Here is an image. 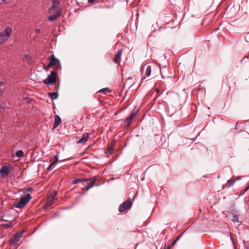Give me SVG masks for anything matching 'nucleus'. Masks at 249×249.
Returning <instances> with one entry per match:
<instances>
[{
    "label": "nucleus",
    "mask_w": 249,
    "mask_h": 249,
    "mask_svg": "<svg viewBox=\"0 0 249 249\" xmlns=\"http://www.w3.org/2000/svg\"><path fill=\"white\" fill-rule=\"evenodd\" d=\"M239 7L238 6H229L226 9L225 15L228 18H233L236 17L239 11Z\"/></svg>",
    "instance_id": "nucleus-1"
},
{
    "label": "nucleus",
    "mask_w": 249,
    "mask_h": 249,
    "mask_svg": "<svg viewBox=\"0 0 249 249\" xmlns=\"http://www.w3.org/2000/svg\"><path fill=\"white\" fill-rule=\"evenodd\" d=\"M32 198L31 195L27 193L24 196L21 197L20 200L15 203L13 207L17 208L22 209L24 208Z\"/></svg>",
    "instance_id": "nucleus-2"
},
{
    "label": "nucleus",
    "mask_w": 249,
    "mask_h": 249,
    "mask_svg": "<svg viewBox=\"0 0 249 249\" xmlns=\"http://www.w3.org/2000/svg\"><path fill=\"white\" fill-rule=\"evenodd\" d=\"M57 77V72L56 71H52L51 72L50 74L48 75V77L43 82L44 84L48 86L52 85L56 83Z\"/></svg>",
    "instance_id": "nucleus-3"
},
{
    "label": "nucleus",
    "mask_w": 249,
    "mask_h": 249,
    "mask_svg": "<svg viewBox=\"0 0 249 249\" xmlns=\"http://www.w3.org/2000/svg\"><path fill=\"white\" fill-rule=\"evenodd\" d=\"M12 30L10 27H7L4 30V34L0 33V44L4 43L11 36Z\"/></svg>",
    "instance_id": "nucleus-4"
},
{
    "label": "nucleus",
    "mask_w": 249,
    "mask_h": 249,
    "mask_svg": "<svg viewBox=\"0 0 249 249\" xmlns=\"http://www.w3.org/2000/svg\"><path fill=\"white\" fill-rule=\"evenodd\" d=\"M132 205V202L129 199H127L122 203L119 208V212L121 213L127 212Z\"/></svg>",
    "instance_id": "nucleus-5"
},
{
    "label": "nucleus",
    "mask_w": 249,
    "mask_h": 249,
    "mask_svg": "<svg viewBox=\"0 0 249 249\" xmlns=\"http://www.w3.org/2000/svg\"><path fill=\"white\" fill-rule=\"evenodd\" d=\"M24 231H18L15 234L13 237L9 240V244L11 246H15L19 241L22 237Z\"/></svg>",
    "instance_id": "nucleus-6"
},
{
    "label": "nucleus",
    "mask_w": 249,
    "mask_h": 249,
    "mask_svg": "<svg viewBox=\"0 0 249 249\" xmlns=\"http://www.w3.org/2000/svg\"><path fill=\"white\" fill-rule=\"evenodd\" d=\"M49 60L53 66H55L56 67V70H58V69L61 68V64H60V60L58 59L55 58V57L53 54H51L49 56Z\"/></svg>",
    "instance_id": "nucleus-7"
},
{
    "label": "nucleus",
    "mask_w": 249,
    "mask_h": 249,
    "mask_svg": "<svg viewBox=\"0 0 249 249\" xmlns=\"http://www.w3.org/2000/svg\"><path fill=\"white\" fill-rule=\"evenodd\" d=\"M141 70L142 74L144 73L145 76L148 77L150 75L151 73V66L147 64H145L141 68Z\"/></svg>",
    "instance_id": "nucleus-8"
},
{
    "label": "nucleus",
    "mask_w": 249,
    "mask_h": 249,
    "mask_svg": "<svg viewBox=\"0 0 249 249\" xmlns=\"http://www.w3.org/2000/svg\"><path fill=\"white\" fill-rule=\"evenodd\" d=\"M122 52L123 49H119L118 50L117 53L115 54V57L113 60L114 63L117 64L118 65L120 64Z\"/></svg>",
    "instance_id": "nucleus-9"
},
{
    "label": "nucleus",
    "mask_w": 249,
    "mask_h": 249,
    "mask_svg": "<svg viewBox=\"0 0 249 249\" xmlns=\"http://www.w3.org/2000/svg\"><path fill=\"white\" fill-rule=\"evenodd\" d=\"M10 172L9 167L8 166H2L0 170V173L2 177L6 178L8 176Z\"/></svg>",
    "instance_id": "nucleus-10"
},
{
    "label": "nucleus",
    "mask_w": 249,
    "mask_h": 249,
    "mask_svg": "<svg viewBox=\"0 0 249 249\" xmlns=\"http://www.w3.org/2000/svg\"><path fill=\"white\" fill-rule=\"evenodd\" d=\"M137 115L136 112L132 113L130 115L126 117L124 121V123L126 124V125L127 126H129L131 122L133 120V119L136 117Z\"/></svg>",
    "instance_id": "nucleus-11"
},
{
    "label": "nucleus",
    "mask_w": 249,
    "mask_h": 249,
    "mask_svg": "<svg viewBox=\"0 0 249 249\" xmlns=\"http://www.w3.org/2000/svg\"><path fill=\"white\" fill-rule=\"evenodd\" d=\"M53 5L49 9V11H51L52 9L55 11H60L59 10V5L60 4V1L59 0H52Z\"/></svg>",
    "instance_id": "nucleus-12"
},
{
    "label": "nucleus",
    "mask_w": 249,
    "mask_h": 249,
    "mask_svg": "<svg viewBox=\"0 0 249 249\" xmlns=\"http://www.w3.org/2000/svg\"><path fill=\"white\" fill-rule=\"evenodd\" d=\"M60 16V11H56L53 15H51L48 17V20L53 21L56 19Z\"/></svg>",
    "instance_id": "nucleus-13"
},
{
    "label": "nucleus",
    "mask_w": 249,
    "mask_h": 249,
    "mask_svg": "<svg viewBox=\"0 0 249 249\" xmlns=\"http://www.w3.org/2000/svg\"><path fill=\"white\" fill-rule=\"evenodd\" d=\"M89 138V135L88 133H84L81 139H80L79 141L77 142L78 143H84L87 142Z\"/></svg>",
    "instance_id": "nucleus-14"
},
{
    "label": "nucleus",
    "mask_w": 249,
    "mask_h": 249,
    "mask_svg": "<svg viewBox=\"0 0 249 249\" xmlns=\"http://www.w3.org/2000/svg\"><path fill=\"white\" fill-rule=\"evenodd\" d=\"M61 123V118L57 115L54 116V122L53 129L56 128Z\"/></svg>",
    "instance_id": "nucleus-15"
},
{
    "label": "nucleus",
    "mask_w": 249,
    "mask_h": 249,
    "mask_svg": "<svg viewBox=\"0 0 249 249\" xmlns=\"http://www.w3.org/2000/svg\"><path fill=\"white\" fill-rule=\"evenodd\" d=\"M58 88H59V85L57 87L56 92L49 93V96L53 100L57 99L58 97V94L57 90L58 89Z\"/></svg>",
    "instance_id": "nucleus-16"
},
{
    "label": "nucleus",
    "mask_w": 249,
    "mask_h": 249,
    "mask_svg": "<svg viewBox=\"0 0 249 249\" xmlns=\"http://www.w3.org/2000/svg\"><path fill=\"white\" fill-rule=\"evenodd\" d=\"M96 180V178L95 177L92 178L91 181L87 185V187L86 188V191H88L90 188H92L94 185Z\"/></svg>",
    "instance_id": "nucleus-17"
},
{
    "label": "nucleus",
    "mask_w": 249,
    "mask_h": 249,
    "mask_svg": "<svg viewBox=\"0 0 249 249\" xmlns=\"http://www.w3.org/2000/svg\"><path fill=\"white\" fill-rule=\"evenodd\" d=\"M115 140H113L111 142L110 145L107 147V150L108 151V153L109 154H111L113 153L114 150V145L115 144Z\"/></svg>",
    "instance_id": "nucleus-18"
},
{
    "label": "nucleus",
    "mask_w": 249,
    "mask_h": 249,
    "mask_svg": "<svg viewBox=\"0 0 249 249\" xmlns=\"http://www.w3.org/2000/svg\"><path fill=\"white\" fill-rule=\"evenodd\" d=\"M54 199L52 198H51L50 197H48V199L47 200H46V202L45 203V205L47 207H51V206L54 203Z\"/></svg>",
    "instance_id": "nucleus-19"
},
{
    "label": "nucleus",
    "mask_w": 249,
    "mask_h": 249,
    "mask_svg": "<svg viewBox=\"0 0 249 249\" xmlns=\"http://www.w3.org/2000/svg\"><path fill=\"white\" fill-rule=\"evenodd\" d=\"M1 226L6 229L12 228L13 227L12 222L11 221L8 224H1Z\"/></svg>",
    "instance_id": "nucleus-20"
},
{
    "label": "nucleus",
    "mask_w": 249,
    "mask_h": 249,
    "mask_svg": "<svg viewBox=\"0 0 249 249\" xmlns=\"http://www.w3.org/2000/svg\"><path fill=\"white\" fill-rule=\"evenodd\" d=\"M83 182V178H74L72 180V184H76L78 183Z\"/></svg>",
    "instance_id": "nucleus-21"
},
{
    "label": "nucleus",
    "mask_w": 249,
    "mask_h": 249,
    "mask_svg": "<svg viewBox=\"0 0 249 249\" xmlns=\"http://www.w3.org/2000/svg\"><path fill=\"white\" fill-rule=\"evenodd\" d=\"M231 220L234 223L239 222V215L238 214H233L231 218Z\"/></svg>",
    "instance_id": "nucleus-22"
},
{
    "label": "nucleus",
    "mask_w": 249,
    "mask_h": 249,
    "mask_svg": "<svg viewBox=\"0 0 249 249\" xmlns=\"http://www.w3.org/2000/svg\"><path fill=\"white\" fill-rule=\"evenodd\" d=\"M98 92H105L106 94H107V92H108V93H110L111 92V90L108 88H103L100 90H99L98 91Z\"/></svg>",
    "instance_id": "nucleus-23"
},
{
    "label": "nucleus",
    "mask_w": 249,
    "mask_h": 249,
    "mask_svg": "<svg viewBox=\"0 0 249 249\" xmlns=\"http://www.w3.org/2000/svg\"><path fill=\"white\" fill-rule=\"evenodd\" d=\"M228 152L229 153H228V154L230 158L234 157V150L231 148L228 150Z\"/></svg>",
    "instance_id": "nucleus-24"
},
{
    "label": "nucleus",
    "mask_w": 249,
    "mask_h": 249,
    "mask_svg": "<svg viewBox=\"0 0 249 249\" xmlns=\"http://www.w3.org/2000/svg\"><path fill=\"white\" fill-rule=\"evenodd\" d=\"M56 195L57 192L56 191H53L50 193L49 197L52 198L54 199H55V197L56 196Z\"/></svg>",
    "instance_id": "nucleus-25"
},
{
    "label": "nucleus",
    "mask_w": 249,
    "mask_h": 249,
    "mask_svg": "<svg viewBox=\"0 0 249 249\" xmlns=\"http://www.w3.org/2000/svg\"><path fill=\"white\" fill-rule=\"evenodd\" d=\"M16 155L18 157H22L23 156L24 153L22 150H19L16 152Z\"/></svg>",
    "instance_id": "nucleus-26"
},
{
    "label": "nucleus",
    "mask_w": 249,
    "mask_h": 249,
    "mask_svg": "<svg viewBox=\"0 0 249 249\" xmlns=\"http://www.w3.org/2000/svg\"><path fill=\"white\" fill-rule=\"evenodd\" d=\"M55 164V163L53 162H52V163H51L50 164L49 166L48 167V170H51L53 169L54 168V166Z\"/></svg>",
    "instance_id": "nucleus-27"
},
{
    "label": "nucleus",
    "mask_w": 249,
    "mask_h": 249,
    "mask_svg": "<svg viewBox=\"0 0 249 249\" xmlns=\"http://www.w3.org/2000/svg\"><path fill=\"white\" fill-rule=\"evenodd\" d=\"M249 189V183L247 185L243 191L241 195L244 194Z\"/></svg>",
    "instance_id": "nucleus-28"
},
{
    "label": "nucleus",
    "mask_w": 249,
    "mask_h": 249,
    "mask_svg": "<svg viewBox=\"0 0 249 249\" xmlns=\"http://www.w3.org/2000/svg\"><path fill=\"white\" fill-rule=\"evenodd\" d=\"M54 161H53V162L56 163L58 161V160H59V159H58V155H55L54 156Z\"/></svg>",
    "instance_id": "nucleus-29"
},
{
    "label": "nucleus",
    "mask_w": 249,
    "mask_h": 249,
    "mask_svg": "<svg viewBox=\"0 0 249 249\" xmlns=\"http://www.w3.org/2000/svg\"><path fill=\"white\" fill-rule=\"evenodd\" d=\"M92 180V178H83V182H87V181H91Z\"/></svg>",
    "instance_id": "nucleus-30"
},
{
    "label": "nucleus",
    "mask_w": 249,
    "mask_h": 249,
    "mask_svg": "<svg viewBox=\"0 0 249 249\" xmlns=\"http://www.w3.org/2000/svg\"><path fill=\"white\" fill-rule=\"evenodd\" d=\"M176 243V241H174L171 243V245L168 246V247H170V249H171L172 247H173L175 245Z\"/></svg>",
    "instance_id": "nucleus-31"
},
{
    "label": "nucleus",
    "mask_w": 249,
    "mask_h": 249,
    "mask_svg": "<svg viewBox=\"0 0 249 249\" xmlns=\"http://www.w3.org/2000/svg\"><path fill=\"white\" fill-rule=\"evenodd\" d=\"M53 64L50 62L47 66V68L48 69V68H50L51 67H52V66H53Z\"/></svg>",
    "instance_id": "nucleus-32"
},
{
    "label": "nucleus",
    "mask_w": 249,
    "mask_h": 249,
    "mask_svg": "<svg viewBox=\"0 0 249 249\" xmlns=\"http://www.w3.org/2000/svg\"><path fill=\"white\" fill-rule=\"evenodd\" d=\"M183 233L180 234L177 238V239L175 240V241H176V242L179 240L180 238V237L182 236V235Z\"/></svg>",
    "instance_id": "nucleus-33"
},
{
    "label": "nucleus",
    "mask_w": 249,
    "mask_h": 249,
    "mask_svg": "<svg viewBox=\"0 0 249 249\" xmlns=\"http://www.w3.org/2000/svg\"><path fill=\"white\" fill-rule=\"evenodd\" d=\"M40 32V29H36V34H39Z\"/></svg>",
    "instance_id": "nucleus-34"
},
{
    "label": "nucleus",
    "mask_w": 249,
    "mask_h": 249,
    "mask_svg": "<svg viewBox=\"0 0 249 249\" xmlns=\"http://www.w3.org/2000/svg\"><path fill=\"white\" fill-rule=\"evenodd\" d=\"M95 0H88V2L89 3H91L93 2L94 1H95Z\"/></svg>",
    "instance_id": "nucleus-35"
},
{
    "label": "nucleus",
    "mask_w": 249,
    "mask_h": 249,
    "mask_svg": "<svg viewBox=\"0 0 249 249\" xmlns=\"http://www.w3.org/2000/svg\"><path fill=\"white\" fill-rule=\"evenodd\" d=\"M229 79H234L233 77H232V76H229V77L228 78H227V83H229Z\"/></svg>",
    "instance_id": "nucleus-36"
},
{
    "label": "nucleus",
    "mask_w": 249,
    "mask_h": 249,
    "mask_svg": "<svg viewBox=\"0 0 249 249\" xmlns=\"http://www.w3.org/2000/svg\"><path fill=\"white\" fill-rule=\"evenodd\" d=\"M0 221H8V220H7L3 219V217H1V218H0Z\"/></svg>",
    "instance_id": "nucleus-37"
},
{
    "label": "nucleus",
    "mask_w": 249,
    "mask_h": 249,
    "mask_svg": "<svg viewBox=\"0 0 249 249\" xmlns=\"http://www.w3.org/2000/svg\"><path fill=\"white\" fill-rule=\"evenodd\" d=\"M238 123H236L235 126V129H238Z\"/></svg>",
    "instance_id": "nucleus-38"
},
{
    "label": "nucleus",
    "mask_w": 249,
    "mask_h": 249,
    "mask_svg": "<svg viewBox=\"0 0 249 249\" xmlns=\"http://www.w3.org/2000/svg\"><path fill=\"white\" fill-rule=\"evenodd\" d=\"M32 190H33V188H30L29 189L26 190V192H27V191H31Z\"/></svg>",
    "instance_id": "nucleus-39"
},
{
    "label": "nucleus",
    "mask_w": 249,
    "mask_h": 249,
    "mask_svg": "<svg viewBox=\"0 0 249 249\" xmlns=\"http://www.w3.org/2000/svg\"><path fill=\"white\" fill-rule=\"evenodd\" d=\"M166 249H170V247H167Z\"/></svg>",
    "instance_id": "nucleus-40"
},
{
    "label": "nucleus",
    "mask_w": 249,
    "mask_h": 249,
    "mask_svg": "<svg viewBox=\"0 0 249 249\" xmlns=\"http://www.w3.org/2000/svg\"><path fill=\"white\" fill-rule=\"evenodd\" d=\"M245 58V57L243 58L242 59H241V61L242 62Z\"/></svg>",
    "instance_id": "nucleus-41"
},
{
    "label": "nucleus",
    "mask_w": 249,
    "mask_h": 249,
    "mask_svg": "<svg viewBox=\"0 0 249 249\" xmlns=\"http://www.w3.org/2000/svg\"><path fill=\"white\" fill-rule=\"evenodd\" d=\"M161 76H162V77L163 78H164V77H163V75H162V74H161Z\"/></svg>",
    "instance_id": "nucleus-42"
}]
</instances>
